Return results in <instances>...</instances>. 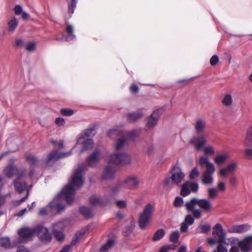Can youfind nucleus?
<instances>
[{"label": "nucleus", "mask_w": 252, "mask_h": 252, "mask_svg": "<svg viewBox=\"0 0 252 252\" xmlns=\"http://www.w3.org/2000/svg\"><path fill=\"white\" fill-rule=\"evenodd\" d=\"M87 170V166L86 165L78 166L74 172L68 184L49 203L48 206L51 210H55L57 213H60L65 209L64 205L61 203L62 200H65L68 204L73 202L75 194V188L79 189L83 185V174Z\"/></svg>", "instance_id": "obj_1"}, {"label": "nucleus", "mask_w": 252, "mask_h": 252, "mask_svg": "<svg viewBox=\"0 0 252 252\" xmlns=\"http://www.w3.org/2000/svg\"><path fill=\"white\" fill-rule=\"evenodd\" d=\"M186 209L191 212L196 219H199L202 217V211L210 212L213 210V205L210 200L206 198L193 197L186 202Z\"/></svg>", "instance_id": "obj_2"}, {"label": "nucleus", "mask_w": 252, "mask_h": 252, "mask_svg": "<svg viewBox=\"0 0 252 252\" xmlns=\"http://www.w3.org/2000/svg\"><path fill=\"white\" fill-rule=\"evenodd\" d=\"M170 176L169 174L165 178L163 185L168 188H172L175 186H179L185 178V174L182 169L177 165L173 166L170 172Z\"/></svg>", "instance_id": "obj_3"}, {"label": "nucleus", "mask_w": 252, "mask_h": 252, "mask_svg": "<svg viewBox=\"0 0 252 252\" xmlns=\"http://www.w3.org/2000/svg\"><path fill=\"white\" fill-rule=\"evenodd\" d=\"M95 133V126H92L80 135L76 142V144L82 145V148L79 151L80 155L82 154L85 151L92 149L93 146V140L92 137Z\"/></svg>", "instance_id": "obj_4"}, {"label": "nucleus", "mask_w": 252, "mask_h": 252, "mask_svg": "<svg viewBox=\"0 0 252 252\" xmlns=\"http://www.w3.org/2000/svg\"><path fill=\"white\" fill-rule=\"evenodd\" d=\"M155 211L154 205L149 203L145 205L138 219V224L141 229H145L150 223Z\"/></svg>", "instance_id": "obj_5"}, {"label": "nucleus", "mask_w": 252, "mask_h": 252, "mask_svg": "<svg viewBox=\"0 0 252 252\" xmlns=\"http://www.w3.org/2000/svg\"><path fill=\"white\" fill-rule=\"evenodd\" d=\"M130 158L126 153H114L111 154L109 158V163L116 165H124L129 164Z\"/></svg>", "instance_id": "obj_6"}, {"label": "nucleus", "mask_w": 252, "mask_h": 252, "mask_svg": "<svg viewBox=\"0 0 252 252\" xmlns=\"http://www.w3.org/2000/svg\"><path fill=\"white\" fill-rule=\"evenodd\" d=\"M26 169L24 168L18 173L16 178L13 181V185L15 187V190L20 193L23 192L27 189V183L25 182L22 181V179L26 174Z\"/></svg>", "instance_id": "obj_7"}, {"label": "nucleus", "mask_w": 252, "mask_h": 252, "mask_svg": "<svg viewBox=\"0 0 252 252\" xmlns=\"http://www.w3.org/2000/svg\"><path fill=\"white\" fill-rule=\"evenodd\" d=\"M199 186L197 183L187 181L181 186V195L183 196H187L191 192L196 193L198 192Z\"/></svg>", "instance_id": "obj_8"}, {"label": "nucleus", "mask_w": 252, "mask_h": 252, "mask_svg": "<svg viewBox=\"0 0 252 252\" xmlns=\"http://www.w3.org/2000/svg\"><path fill=\"white\" fill-rule=\"evenodd\" d=\"M34 233L37 234L40 240L42 242H49L51 240V235L48 230L41 225L34 227Z\"/></svg>", "instance_id": "obj_9"}, {"label": "nucleus", "mask_w": 252, "mask_h": 252, "mask_svg": "<svg viewBox=\"0 0 252 252\" xmlns=\"http://www.w3.org/2000/svg\"><path fill=\"white\" fill-rule=\"evenodd\" d=\"M189 144L193 145L198 151L202 150L207 143L206 136L201 134L197 136H193L189 141Z\"/></svg>", "instance_id": "obj_10"}, {"label": "nucleus", "mask_w": 252, "mask_h": 252, "mask_svg": "<svg viewBox=\"0 0 252 252\" xmlns=\"http://www.w3.org/2000/svg\"><path fill=\"white\" fill-rule=\"evenodd\" d=\"M18 233L19 235L18 242L23 243L31 239L34 235V228L24 227L19 230Z\"/></svg>", "instance_id": "obj_11"}, {"label": "nucleus", "mask_w": 252, "mask_h": 252, "mask_svg": "<svg viewBox=\"0 0 252 252\" xmlns=\"http://www.w3.org/2000/svg\"><path fill=\"white\" fill-rule=\"evenodd\" d=\"M238 164L236 161H231L228 163L225 167L219 170V176L221 177H226L229 174L233 173L237 168Z\"/></svg>", "instance_id": "obj_12"}, {"label": "nucleus", "mask_w": 252, "mask_h": 252, "mask_svg": "<svg viewBox=\"0 0 252 252\" xmlns=\"http://www.w3.org/2000/svg\"><path fill=\"white\" fill-rule=\"evenodd\" d=\"M251 226L248 223L233 225L229 227L226 230L227 233L241 234L248 231Z\"/></svg>", "instance_id": "obj_13"}, {"label": "nucleus", "mask_w": 252, "mask_h": 252, "mask_svg": "<svg viewBox=\"0 0 252 252\" xmlns=\"http://www.w3.org/2000/svg\"><path fill=\"white\" fill-rule=\"evenodd\" d=\"M226 233L220 223H217L213 228L212 234L218 236V242L219 243H225Z\"/></svg>", "instance_id": "obj_14"}, {"label": "nucleus", "mask_w": 252, "mask_h": 252, "mask_svg": "<svg viewBox=\"0 0 252 252\" xmlns=\"http://www.w3.org/2000/svg\"><path fill=\"white\" fill-rule=\"evenodd\" d=\"M101 155L100 150L98 149L95 150L86 159L88 166L92 167L95 166L101 159Z\"/></svg>", "instance_id": "obj_15"}, {"label": "nucleus", "mask_w": 252, "mask_h": 252, "mask_svg": "<svg viewBox=\"0 0 252 252\" xmlns=\"http://www.w3.org/2000/svg\"><path fill=\"white\" fill-rule=\"evenodd\" d=\"M163 110L161 108L158 109L153 112L149 117L146 124V127L153 128L157 124L158 119L161 114Z\"/></svg>", "instance_id": "obj_16"}, {"label": "nucleus", "mask_w": 252, "mask_h": 252, "mask_svg": "<svg viewBox=\"0 0 252 252\" xmlns=\"http://www.w3.org/2000/svg\"><path fill=\"white\" fill-rule=\"evenodd\" d=\"M72 154V150L67 153H60L58 150H54L50 153L48 156L47 163L49 164L50 161L57 160L60 158L67 157Z\"/></svg>", "instance_id": "obj_17"}, {"label": "nucleus", "mask_w": 252, "mask_h": 252, "mask_svg": "<svg viewBox=\"0 0 252 252\" xmlns=\"http://www.w3.org/2000/svg\"><path fill=\"white\" fill-rule=\"evenodd\" d=\"M238 247L243 252H248L252 250V235L245 237L244 239L239 241Z\"/></svg>", "instance_id": "obj_18"}, {"label": "nucleus", "mask_w": 252, "mask_h": 252, "mask_svg": "<svg viewBox=\"0 0 252 252\" xmlns=\"http://www.w3.org/2000/svg\"><path fill=\"white\" fill-rule=\"evenodd\" d=\"M215 171V168L210 169H206L203 173L201 181L202 183L206 185H211L213 183L214 178L213 174Z\"/></svg>", "instance_id": "obj_19"}, {"label": "nucleus", "mask_w": 252, "mask_h": 252, "mask_svg": "<svg viewBox=\"0 0 252 252\" xmlns=\"http://www.w3.org/2000/svg\"><path fill=\"white\" fill-rule=\"evenodd\" d=\"M116 171L115 167L110 165H107L101 175V179L103 180H113L115 178Z\"/></svg>", "instance_id": "obj_20"}, {"label": "nucleus", "mask_w": 252, "mask_h": 252, "mask_svg": "<svg viewBox=\"0 0 252 252\" xmlns=\"http://www.w3.org/2000/svg\"><path fill=\"white\" fill-rule=\"evenodd\" d=\"M194 127L197 133L202 134L205 131L206 127V121L201 119H197L194 124Z\"/></svg>", "instance_id": "obj_21"}, {"label": "nucleus", "mask_w": 252, "mask_h": 252, "mask_svg": "<svg viewBox=\"0 0 252 252\" xmlns=\"http://www.w3.org/2000/svg\"><path fill=\"white\" fill-rule=\"evenodd\" d=\"M74 28L72 25L67 24L66 28L65 29V33L63 34V37L65 41H69L73 40L75 37V35L73 33Z\"/></svg>", "instance_id": "obj_22"}, {"label": "nucleus", "mask_w": 252, "mask_h": 252, "mask_svg": "<svg viewBox=\"0 0 252 252\" xmlns=\"http://www.w3.org/2000/svg\"><path fill=\"white\" fill-rule=\"evenodd\" d=\"M83 234L80 233H76L73 237L70 245H66L60 251V252H70L71 248L75 246L78 242L79 236H82Z\"/></svg>", "instance_id": "obj_23"}, {"label": "nucleus", "mask_w": 252, "mask_h": 252, "mask_svg": "<svg viewBox=\"0 0 252 252\" xmlns=\"http://www.w3.org/2000/svg\"><path fill=\"white\" fill-rule=\"evenodd\" d=\"M198 162L201 166L206 165V169H210L215 168L214 164L210 162L209 158L206 156H203L200 157L198 159Z\"/></svg>", "instance_id": "obj_24"}, {"label": "nucleus", "mask_w": 252, "mask_h": 252, "mask_svg": "<svg viewBox=\"0 0 252 252\" xmlns=\"http://www.w3.org/2000/svg\"><path fill=\"white\" fill-rule=\"evenodd\" d=\"M18 171V168L14 165L10 164L4 168L3 172L8 178H11L16 172Z\"/></svg>", "instance_id": "obj_25"}, {"label": "nucleus", "mask_w": 252, "mask_h": 252, "mask_svg": "<svg viewBox=\"0 0 252 252\" xmlns=\"http://www.w3.org/2000/svg\"><path fill=\"white\" fill-rule=\"evenodd\" d=\"M125 186L128 188H132L136 187L138 184L139 181L136 178L134 177H130L127 178L123 181Z\"/></svg>", "instance_id": "obj_26"}, {"label": "nucleus", "mask_w": 252, "mask_h": 252, "mask_svg": "<svg viewBox=\"0 0 252 252\" xmlns=\"http://www.w3.org/2000/svg\"><path fill=\"white\" fill-rule=\"evenodd\" d=\"M229 158V155L228 153H223L217 155L214 158L215 163L218 165L224 163Z\"/></svg>", "instance_id": "obj_27"}, {"label": "nucleus", "mask_w": 252, "mask_h": 252, "mask_svg": "<svg viewBox=\"0 0 252 252\" xmlns=\"http://www.w3.org/2000/svg\"><path fill=\"white\" fill-rule=\"evenodd\" d=\"M143 114L140 110L135 113H130L127 115V120L129 122H135L141 118Z\"/></svg>", "instance_id": "obj_28"}, {"label": "nucleus", "mask_w": 252, "mask_h": 252, "mask_svg": "<svg viewBox=\"0 0 252 252\" xmlns=\"http://www.w3.org/2000/svg\"><path fill=\"white\" fill-rule=\"evenodd\" d=\"M79 211L80 213L87 219H90L93 217L92 210L90 207L81 206L80 207Z\"/></svg>", "instance_id": "obj_29"}, {"label": "nucleus", "mask_w": 252, "mask_h": 252, "mask_svg": "<svg viewBox=\"0 0 252 252\" xmlns=\"http://www.w3.org/2000/svg\"><path fill=\"white\" fill-rule=\"evenodd\" d=\"M18 25V20L15 17H13L8 22V31L10 32H13Z\"/></svg>", "instance_id": "obj_30"}, {"label": "nucleus", "mask_w": 252, "mask_h": 252, "mask_svg": "<svg viewBox=\"0 0 252 252\" xmlns=\"http://www.w3.org/2000/svg\"><path fill=\"white\" fill-rule=\"evenodd\" d=\"M244 144L246 146H252V126L247 130Z\"/></svg>", "instance_id": "obj_31"}, {"label": "nucleus", "mask_w": 252, "mask_h": 252, "mask_svg": "<svg viewBox=\"0 0 252 252\" xmlns=\"http://www.w3.org/2000/svg\"><path fill=\"white\" fill-rule=\"evenodd\" d=\"M59 224L62 225L61 223L55 224L53 225L54 230L53 234L56 238L59 241H62L64 239V236L63 233L61 231H58L55 229V227Z\"/></svg>", "instance_id": "obj_32"}, {"label": "nucleus", "mask_w": 252, "mask_h": 252, "mask_svg": "<svg viewBox=\"0 0 252 252\" xmlns=\"http://www.w3.org/2000/svg\"><path fill=\"white\" fill-rule=\"evenodd\" d=\"M114 244V241L113 240H108L107 243L104 245H102L100 248V252H107L109 250H110L112 248Z\"/></svg>", "instance_id": "obj_33"}, {"label": "nucleus", "mask_w": 252, "mask_h": 252, "mask_svg": "<svg viewBox=\"0 0 252 252\" xmlns=\"http://www.w3.org/2000/svg\"><path fill=\"white\" fill-rule=\"evenodd\" d=\"M165 235V231L163 229H158L154 234L153 240L157 241L160 240Z\"/></svg>", "instance_id": "obj_34"}, {"label": "nucleus", "mask_w": 252, "mask_h": 252, "mask_svg": "<svg viewBox=\"0 0 252 252\" xmlns=\"http://www.w3.org/2000/svg\"><path fill=\"white\" fill-rule=\"evenodd\" d=\"M0 246L5 249H8L10 246V240L8 237H2L0 239Z\"/></svg>", "instance_id": "obj_35"}, {"label": "nucleus", "mask_w": 252, "mask_h": 252, "mask_svg": "<svg viewBox=\"0 0 252 252\" xmlns=\"http://www.w3.org/2000/svg\"><path fill=\"white\" fill-rule=\"evenodd\" d=\"M26 158L27 161L29 162L32 166L34 167L37 164L38 160L36 157L32 155H27L26 156Z\"/></svg>", "instance_id": "obj_36"}, {"label": "nucleus", "mask_w": 252, "mask_h": 252, "mask_svg": "<svg viewBox=\"0 0 252 252\" xmlns=\"http://www.w3.org/2000/svg\"><path fill=\"white\" fill-rule=\"evenodd\" d=\"M222 103L225 106H229L232 103V98L230 94H225L222 99Z\"/></svg>", "instance_id": "obj_37"}, {"label": "nucleus", "mask_w": 252, "mask_h": 252, "mask_svg": "<svg viewBox=\"0 0 252 252\" xmlns=\"http://www.w3.org/2000/svg\"><path fill=\"white\" fill-rule=\"evenodd\" d=\"M124 187H125V186L123 181L120 182L116 185L112 187L111 189V191L112 193H116Z\"/></svg>", "instance_id": "obj_38"}, {"label": "nucleus", "mask_w": 252, "mask_h": 252, "mask_svg": "<svg viewBox=\"0 0 252 252\" xmlns=\"http://www.w3.org/2000/svg\"><path fill=\"white\" fill-rule=\"evenodd\" d=\"M126 139L125 138L119 139L115 144V148L116 150L122 149L126 144Z\"/></svg>", "instance_id": "obj_39"}, {"label": "nucleus", "mask_w": 252, "mask_h": 252, "mask_svg": "<svg viewBox=\"0 0 252 252\" xmlns=\"http://www.w3.org/2000/svg\"><path fill=\"white\" fill-rule=\"evenodd\" d=\"M141 132L140 129H135L126 133V136L127 138L132 139L138 136Z\"/></svg>", "instance_id": "obj_40"}, {"label": "nucleus", "mask_w": 252, "mask_h": 252, "mask_svg": "<svg viewBox=\"0 0 252 252\" xmlns=\"http://www.w3.org/2000/svg\"><path fill=\"white\" fill-rule=\"evenodd\" d=\"M90 202L92 205H104L103 202L95 195H92L90 197Z\"/></svg>", "instance_id": "obj_41"}, {"label": "nucleus", "mask_w": 252, "mask_h": 252, "mask_svg": "<svg viewBox=\"0 0 252 252\" xmlns=\"http://www.w3.org/2000/svg\"><path fill=\"white\" fill-rule=\"evenodd\" d=\"M198 228L200 229L201 233L206 234L211 230V226L209 224L204 223L203 224H200Z\"/></svg>", "instance_id": "obj_42"}, {"label": "nucleus", "mask_w": 252, "mask_h": 252, "mask_svg": "<svg viewBox=\"0 0 252 252\" xmlns=\"http://www.w3.org/2000/svg\"><path fill=\"white\" fill-rule=\"evenodd\" d=\"M205 156L214 155L215 153V149L212 146L209 145L207 146H204L202 149Z\"/></svg>", "instance_id": "obj_43"}, {"label": "nucleus", "mask_w": 252, "mask_h": 252, "mask_svg": "<svg viewBox=\"0 0 252 252\" xmlns=\"http://www.w3.org/2000/svg\"><path fill=\"white\" fill-rule=\"evenodd\" d=\"M218 193V189L216 188H209L208 189V195L209 199H213Z\"/></svg>", "instance_id": "obj_44"}, {"label": "nucleus", "mask_w": 252, "mask_h": 252, "mask_svg": "<svg viewBox=\"0 0 252 252\" xmlns=\"http://www.w3.org/2000/svg\"><path fill=\"white\" fill-rule=\"evenodd\" d=\"M199 173L196 167L193 168L189 172V178L190 180H193L199 176Z\"/></svg>", "instance_id": "obj_45"}, {"label": "nucleus", "mask_w": 252, "mask_h": 252, "mask_svg": "<svg viewBox=\"0 0 252 252\" xmlns=\"http://www.w3.org/2000/svg\"><path fill=\"white\" fill-rule=\"evenodd\" d=\"M194 219H195L193 215L191 216L190 214H188L186 216L185 220L183 222L189 225H191L194 223Z\"/></svg>", "instance_id": "obj_46"}, {"label": "nucleus", "mask_w": 252, "mask_h": 252, "mask_svg": "<svg viewBox=\"0 0 252 252\" xmlns=\"http://www.w3.org/2000/svg\"><path fill=\"white\" fill-rule=\"evenodd\" d=\"M179 238V232L177 231L173 232L170 235L169 240L170 242L175 243Z\"/></svg>", "instance_id": "obj_47"}, {"label": "nucleus", "mask_w": 252, "mask_h": 252, "mask_svg": "<svg viewBox=\"0 0 252 252\" xmlns=\"http://www.w3.org/2000/svg\"><path fill=\"white\" fill-rule=\"evenodd\" d=\"M184 203L183 199L180 197H176L174 202V206L176 207H181Z\"/></svg>", "instance_id": "obj_48"}, {"label": "nucleus", "mask_w": 252, "mask_h": 252, "mask_svg": "<svg viewBox=\"0 0 252 252\" xmlns=\"http://www.w3.org/2000/svg\"><path fill=\"white\" fill-rule=\"evenodd\" d=\"M61 114L65 116H70L73 115L74 112L71 109H62L60 111Z\"/></svg>", "instance_id": "obj_49"}, {"label": "nucleus", "mask_w": 252, "mask_h": 252, "mask_svg": "<svg viewBox=\"0 0 252 252\" xmlns=\"http://www.w3.org/2000/svg\"><path fill=\"white\" fill-rule=\"evenodd\" d=\"M77 2L71 0L70 4L68 5V12L71 14H73L74 9L76 7Z\"/></svg>", "instance_id": "obj_50"}, {"label": "nucleus", "mask_w": 252, "mask_h": 252, "mask_svg": "<svg viewBox=\"0 0 252 252\" xmlns=\"http://www.w3.org/2000/svg\"><path fill=\"white\" fill-rule=\"evenodd\" d=\"M223 244L219 243L217 246V250H215L213 252H228L227 249L222 245Z\"/></svg>", "instance_id": "obj_51"}, {"label": "nucleus", "mask_w": 252, "mask_h": 252, "mask_svg": "<svg viewBox=\"0 0 252 252\" xmlns=\"http://www.w3.org/2000/svg\"><path fill=\"white\" fill-rule=\"evenodd\" d=\"M218 191L223 192L225 190V185L223 181H219L218 183Z\"/></svg>", "instance_id": "obj_52"}, {"label": "nucleus", "mask_w": 252, "mask_h": 252, "mask_svg": "<svg viewBox=\"0 0 252 252\" xmlns=\"http://www.w3.org/2000/svg\"><path fill=\"white\" fill-rule=\"evenodd\" d=\"M15 14L16 15H20L23 11V8L21 5H16L14 9Z\"/></svg>", "instance_id": "obj_53"}, {"label": "nucleus", "mask_w": 252, "mask_h": 252, "mask_svg": "<svg viewBox=\"0 0 252 252\" xmlns=\"http://www.w3.org/2000/svg\"><path fill=\"white\" fill-rule=\"evenodd\" d=\"M116 205L119 208H124L126 207V202L123 200H118L116 201Z\"/></svg>", "instance_id": "obj_54"}, {"label": "nucleus", "mask_w": 252, "mask_h": 252, "mask_svg": "<svg viewBox=\"0 0 252 252\" xmlns=\"http://www.w3.org/2000/svg\"><path fill=\"white\" fill-rule=\"evenodd\" d=\"M55 123L58 126H63L65 124V121L62 118H57L55 120Z\"/></svg>", "instance_id": "obj_55"}, {"label": "nucleus", "mask_w": 252, "mask_h": 252, "mask_svg": "<svg viewBox=\"0 0 252 252\" xmlns=\"http://www.w3.org/2000/svg\"><path fill=\"white\" fill-rule=\"evenodd\" d=\"M219 62V58L217 55L213 56L210 61V64L214 66L217 64Z\"/></svg>", "instance_id": "obj_56"}, {"label": "nucleus", "mask_w": 252, "mask_h": 252, "mask_svg": "<svg viewBox=\"0 0 252 252\" xmlns=\"http://www.w3.org/2000/svg\"><path fill=\"white\" fill-rule=\"evenodd\" d=\"M35 44L33 42H29L27 44L26 49L29 51H32L34 49Z\"/></svg>", "instance_id": "obj_57"}, {"label": "nucleus", "mask_w": 252, "mask_h": 252, "mask_svg": "<svg viewBox=\"0 0 252 252\" xmlns=\"http://www.w3.org/2000/svg\"><path fill=\"white\" fill-rule=\"evenodd\" d=\"M189 225L183 222L181 224L180 230L182 232H185L188 230Z\"/></svg>", "instance_id": "obj_58"}, {"label": "nucleus", "mask_w": 252, "mask_h": 252, "mask_svg": "<svg viewBox=\"0 0 252 252\" xmlns=\"http://www.w3.org/2000/svg\"><path fill=\"white\" fill-rule=\"evenodd\" d=\"M17 252H31L30 251L24 246H19L17 250Z\"/></svg>", "instance_id": "obj_59"}, {"label": "nucleus", "mask_w": 252, "mask_h": 252, "mask_svg": "<svg viewBox=\"0 0 252 252\" xmlns=\"http://www.w3.org/2000/svg\"><path fill=\"white\" fill-rule=\"evenodd\" d=\"M245 153L247 157L248 158H252V149H247L245 151Z\"/></svg>", "instance_id": "obj_60"}, {"label": "nucleus", "mask_w": 252, "mask_h": 252, "mask_svg": "<svg viewBox=\"0 0 252 252\" xmlns=\"http://www.w3.org/2000/svg\"><path fill=\"white\" fill-rule=\"evenodd\" d=\"M229 181L231 186H234L236 182V177L235 176H231L229 179Z\"/></svg>", "instance_id": "obj_61"}, {"label": "nucleus", "mask_w": 252, "mask_h": 252, "mask_svg": "<svg viewBox=\"0 0 252 252\" xmlns=\"http://www.w3.org/2000/svg\"><path fill=\"white\" fill-rule=\"evenodd\" d=\"M170 247L169 246H167V245H165L163 247H161L159 250V252H168L170 250Z\"/></svg>", "instance_id": "obj_62"}, {"label": "nucleus", "mask_w": 252, "mask_h": 252, "mask_svg": "<svg viewBox=\"0 0 252 252\" xmlns=\"http://www.w3.org/2000/svg\"><path fill=\"white\" fill-rule=\"evenodd\" d=\"M23 44V40L21 38L17 39L15 41V45L16 47H21L22 46Z\"/></svg>", "instance_id": "obj_63"}, {"label": "nucleus", "mask_w": 252, "mask_h": 252, "mask_svg": "<svg viewBox=\"0 0 252 252\" xmlns=\"http://www.w3.org/2000/svg\"><path fill=\"white\" fill-rule=\"evenodd\" d=\"M47 210L46 208H41L40 209L39 211L38 214L40 216H44L47 215Z\"/></svg>", "instance_id": "obj_64"}]
</instances>
